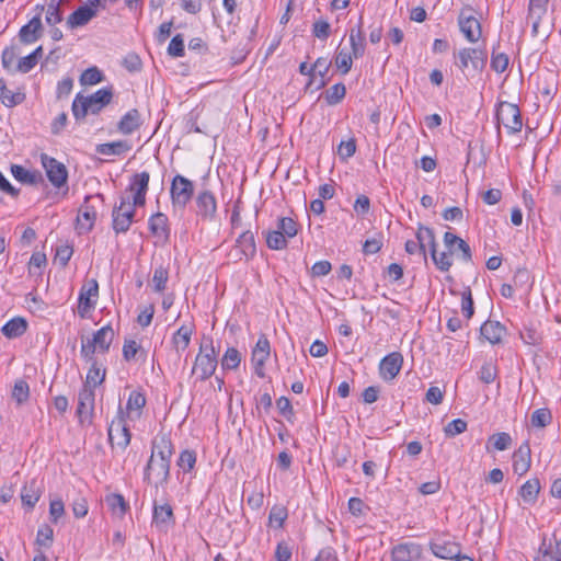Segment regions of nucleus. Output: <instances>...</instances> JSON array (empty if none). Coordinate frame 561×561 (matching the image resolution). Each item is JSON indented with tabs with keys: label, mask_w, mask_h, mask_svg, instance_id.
I'll return each mask as SVG.
<instances>
[{
	"label": "nucleus",
	"mask_w": 561,
	"mask_h": 561,
	"mask_svg": "<svg viewBox=\"0 0 561 561\" xmlns=\"http://www.w3.org/2000/svg\"><path fill=\"white\" fill-rule=\"evenodd\" d=\"M112 87H104L90 95L78 93L72 101V115L77 122L83 121L89 114L98 115L112 102Z\"/></svg>",
	"instance_id": "1"
},
{
	"label": "nucleus",
	"mask_w": 561,
	"mask_h": 561,
	"mask_svg": "<svg viewBox=\"0 0 561 561\" xmlns=\"http://www.w3.org/2000/svg\"><path fill=\"white\" fill-rule=\"evenodd\" d=\"M114 330L106 324L93 333L91 339H81L80 355L83 360H91L95 353L105 354L108 352L114 340Z\"/></svg>",
	"instance_id": "2"
},
{
	"label": "nucleus",
	"mask_w": 561,
	"mask_h": 561,
	"mask_svg": "<svg viewBox=\"0 0 561 561\" xmlns=\"http://www.w3.org/2000/svg\"><path fill=\"white\" fill-rule=\"evenodd\" d=\"M497 138L501 139V125L510 135L517 134L523 128L520 110L517 104L506 101L499 102L495 111Z\"/></svg>",
	"instance_id": "3"
},
{
	"label": "nucleus",
	"mask_w": 561,
	"mask_h": 561,
	"mask_svg": "<svg viewBox=\"0 0 561 561\" xmlns=\"http://www.w3.org/2000/svg\"><path fill=\"white\" fill-rule=\"evenodd\" d=\"M195 192L193 181L182 174L173 176L170 185V198L174 210H184L192 201Z\"/></svg>",
	"instance_id": "4"
},
{
	"label": "nucleus",
	"mask_w": 561,
	"mask_h": 561,
	"mask_svg": "<svg viewBox=\"0 0 561 561\" xmlns=\"http://www.w3.org/2000/svg\"><path fill=\"white\" fill-rule=\"evenodd\" d=\"M94 201H99L100 204H103L104 195L101 193L87 195L84 197V202L78 210L76 218V230L80 236L89 233L94 227L98 215L96 206L92 203Z\"/></svg>",
	"instance_id": "5"
},
{
	"label": "nucleus",
	"mask_w": 561,
	"mask_h": 561,
	"mask_svg": "<svg viewBox=\"0 0 561 561\" xmlns=\"http://www.w3.org/2000/svg\"><path fill=\"white\" fill-rule=\"evenodd\" d=\"M454 57L456 58L455 65L461 72H465L471 65L474 72L481 73L488 61L486 49L479 47H463Z\"/></svg>",
	"instance_id": "6"
},
{
	"label": "nucleus",
	"mask_w": 561,
	"mask_h": 561,
	"mask_svg": "<svg viewBox=\"0 0 561 561\" xmlns=\"http://www.w3.org/2000/svg\"><path fill=\"white\" fill-rule=\"evenodd\" d=\"M128 417H126L123 408L119 405L115 419L111 422L107 428L108 442L112 446L116 445L121 449L125 450L130 444L131 433L127 424Z\"/></svg>",
	"instance_id": "7"
},
{
	"label": "nucleus",
	"mask_w": 561,
	"mask_h": 561,
	"mask_svg": "<svg viewBox=\"0 0 561 561\" xmlns=\"http://www.w3.org/2000/svg\"><path fill=\"white\" fill-rule=\"evenodd\" d=\"M472 7H463L458 15V25L469 43H477L482 36V27L480 21L472 15Z\"/></svg>",
	"instance_id": "8"
},
{
	"label": "nucleus",
	"mask_w": 561,
	"mask_h": 561,
	"mask_svg": "<svg viewBox=\"0 0 561 561\" xmlns=\"http://www.w3.org/2000/svg\"><path fill=\"white\" fill-rule=\"evenodd\" d=\"M95 391L90 386H83L78 393L76 415L81 425L91 424L94 413Z\"/></svg>",
	"instance_id": "9"
},
{
	"label": "nucleus",
	"mask_w": 561,
	"mask_h": 561,
	"mask_svg": "<svg viewBox=\"0 0 561 561\" xmlns=\"http://www.w3.org/2000/svg\"><path fill=\"white\" fill-rule=\"evenodd\" d=\"M41 162L46 171L47 179L55 187L60 188L67 184L68 170L62 162L46 153L41 154Z\"/></svg>",
	"instance_id": "10"
},
{
	"label": "nucleus",
	"mask_w": 561,
	"mask_h": 561,
	"mask_svg": "<svg viewBox=\"0 0 561 561\" xmlns=\"http://www.w3.org/2000/svg\"><path fill=\"white\" fill-rule=\"evenodd\" d=\"M99 296V283L92 278L82 286L78 298V314L80 318H85L87 314L94 309L96 305V298Z\"/></svg>",
	"instance_id": "11"
},
{
	"label": "nucleus",
	"mask_w": 561,
	"mask_h": 561,
	"mask_svg": "<svg viewBox=\"0 0 561 561\" xmlns=\"http://www.w3.org/2000/svg\"><path fill=\"white\" fill-rule=\"evenodd\" d=\"M152 525L161 533H167L175 525V515L168 502L158 503L153 501Z\"/></svg>",
	"instance_id": "12"
},
{
	"label": "nucleus",
	"mask_w": 561,
	"mask_h": 561,
	"mask_svg": "<svg viewBox=\"0 0 561 561\" xmlns=\"http://www.w3.org/2000/svg\"><path fill=\"white\" fill-rule=\"evenodd\" d=\"M38 13L33 16L25 25L19 31V39L24 45H30L38 41L43 36L42 11L44 5H36Z\"/></svg>",
	"instance_id": "13"
},
{
	"label": "nucleus",
	"mask_w": 561,
	"mask_h": 561,
	"mask_svg": "<svg viewBox=\"0 0 561 561\" xmlns=\"http://www.w3.org/2000/svg\"><path fill=\"white\" fill-rule=\"evenodd\" d=\"M196 215L203 220H214L217 214V199L207 188L201 190L195 197Z\"/></svg>",
	"instance_id": "14"
},
{
	"label": "nucleus",
	"mask_w": 561,
	"mask_h": 561,
	"mask_svg": "<svg viewBox=\"0 0 561 561\" xmlns=\"http://www.w3.org/2000/svg\"><path fill=\"white\" fill-rule=\"evenodd\" d=\"M150 174L148 171L135 173L127 186V191L133 193L134 206H145L146 195L149 190Z\"/></svg>",
	"instance_id": "15"
},
{
	"label": "nucleus",
	"mask_w": 561,
	"mask_h": 561,
	"mask_svg": "<svg viewBox=\"0 0 561 561\" xmlns=\"http://www.w3.org/2000/svg\"><path fill=\"white\" fill-rule=\"evenodd\" d=\"M148 228L150 233L157 239V242L165 244L170 240L171 228L169 218L163 213H156L148 219Z\"/></svg>",
	"instance_id": "16"
},
{
	"label": "nucleus",
	"mask_w": 561,
	"mask_h": 561,
	"mask_svg": "<svg viewBox=\"0 0 561 561\" xmlns=\"http://www.w3.org/2000/svg\"><path fill=\"white\" fill-rule=\"evenodd\" d=\"M270 352H271L270 341L267 340V337L264 334H262L259 337V340L252 351V356H251V363L253 365L254 373L261 378H263L265 376L264 366H265L267 358L270 357Z\"/></svg>",
	"instance_id": "17"
},
{
	"label": "nucleus",
	"mask_w": 561,
	"mask_h": 561,
	"mask_svg": "<svg viewBox=\"0 0 561 561\" xmlns=\"http://www.w3.org/2000/svg\"><path fill=\"white\" fill-rule=\"evenodd\" d=\"M403 356L399 352L386 355L379 363V376L385 381L394 379L401 370Z\"/></svg>",
	"instance_id": "18"
},
{
	"label": "nucleus",
	"mask_w": 561,
	"mask_h": 561,
	"mask_svg": "<svg viewBox=\"0 0 561 561\" xmlns=\"http://www.w3.org/2000/svg\"><path fill=\"white\" fill-rule=\"evenodd\" d=\"M236 257L237 260L250 261L256 254L255 238L252 231L247 230L242 232L236 240Z\"/></svg>",
	"instance_id": "19"
},
{
	"label": "nucleus",
	"mask_w": 561,
	"mask_h": 561,
	"mask_svg": "<svg viewBox=\"0 0 561 561\" xmlns=\"http://www.w3.org/2000/svg\"><path fill=\"white\" fill-rule=\"evenodd\" d=\"M170 468L171 461L150 457L144 470V480L149 482L150 474L153 472L159 478L160 484H164L169 481Z\"/></svg>",
	"instance_id": "20"
},
{
	"label": "nucleus",
	"mask_w": 561,
	"mask_h": 561,
	"mask_svg": "<svg viewBox=\"0 0 561 561\" xmlns=\"http://www.w3.org/2000/svg\"><path fill=\"white\" fill-rule=\"evenodd\" d=\"M531 466V450L528 442H524L513 454V471L518 476L528 472Z\"/></svg>",
	"instance_id": "21"
},
{
	"label": "nucleus",
	"mask_w": 561,
	"mask_h": 561,
	"mask_svg": "<svg viewBox=\"0 0 561 561\" xmlns=\"http://www.w3.org/2000/svg\"><path fill=\"white\" fill-rule=\"evenodd\" d=\"M218 362L208 358V355L197 354L192 368V375H196L198 381H206L217 369Z\"/></svg>",
	"instance_id": "22"
},
{
	"label": "nucleus",
	"mask_w": 561,
	"mask_h": 561,
	"mask_svg": "<svg viewBox=\"0 0 561 561\" xmlns=\"http://www.w3.org/2000/svg\"><path fill=\"white\" fill-rule=\"evenodd\" d=\"M126 205H129V197L121 196L119 204L114 205L112 209V228L116 234L126 233L130 228L127 216L123 214Z\"/></svg>",
	"instance_id": "23"
},
{
	"label": "nucleus",
	"mask_w": 561,
	"mask_h": 561,
	"mask_svg": "<svg viewBox=\"0 0 561 561\" xmlns=\"http://www.w3.org/2000/svg\"><path fill=\"white\" fill-rule=\"evenodd\" d=\"M146 396L141 390H133L127 399L125 415L130 421L140 419L146 405Z\"/></svg>",
	"instance_id": "24"
},
{
	"label": "nucleus",
	"mask_w": 561,
	"mask_h": 561,
	"mask_svg": "<svg viewBox=\"0 0 561 561\" xmlns=\"http://www.w3.org/2000/svg\"><path fill=\"white\" fill-rule=\"evenodd\" d=\"M173 453L174 446L172 444L171 437L168 434H162L152 440L150 457L171 461Z\"/></svg>",
	"instance_id": "25"
},
{
	"label": "nucleus",
	"mask_w": 561,
	"mask_h": 561,
	"mask_svg": "<svg viewBox=\"0 0 561 561\" xmlns=\"http://www.w3.org/2000/svg\"><path fill=\"white\" fill-rule=\"evenodd\" d=\"M194 333V324H182L171 337V345L175 353L180 356L181 352H184L191 343L192 335Z\"/></svg>",
	"instance_id": "26"
},
{
	"label": "nucleus",
	"mask_w": 561,
	"mask_h": 561,
	"mask_svg": "<svg viewBox=\"0 0 561 561\" xmlns=\"http://www.w3.org/2000/svg\"><path fill=\"white\" fill-rule=\"evenodd\" d=\"M94 16H96L95 9L81 5L68 16L66 25L70 30L82 27L87 25Z\"/></svg>",
	"instance_id": "27"
},
{
	"label": "nucleus",
	"mask_w": 561,
	"mask_h": 561,
	"mask_svg": "<svg viewBox=\"0 0 561 561\" xmlns=\"http://www.w3.org/2000/svg\"><path fill=\"white\" fill-rule=\"evenodd\" d=\"M351 53L355 59L362 58L365 55L366 38L363 31V18H359L358 25L350 32Z\"/></svg>",
	"instance_id": "28"
},
{
	"label": "nucleus",
	"mask_w": 561,
	"mask_h": 561,
	"mask_svg": "<svg viewBox=\"0 0 561 561\" xmlns=\"http://www.w3.org/2000/svg\"><path fill=\"white\" fill-rule=\"evenodd\" d=\"M480 334L491 344H499L506 334V328L499 321L486 320L480 327Z\"/></svg>",
	"instance_id": "29"
},
{
	"label": "nucleus",
	"mask_w": 561,
	"mask_h": 561,
	"mask_svg": "<svg viewBox=\"0 0 561 561\" xmlns=\"http://www.w3.org/2000/svg\"><path fill=\"white\" fill-rule=\"evenodd\" d=\"M141 126L140 113L131 108L125 113L117 123V130L123 135H130Z\"/></svg>",
	"instance_id": "30"
},
{
	"label": "nucleus",
	"mask_w": 561,
	"mask_h": 561,
	"mask_svg": "<svg viewBox=\"0 0 561 561\" xmlns=\"http://www.w3.org/2000/svg\"><path fill=\"white\" fill-rule=\"evenodd\" d=\"M421 556V547L413 542H405L392 549V561H413Z\"/></svg>",
	"instance_id": "31"
},
{
	"label": "nucleus",
	"mask_w": 561,
	"mask_h": 561,
	"mask_svg": "<svg viewBox=\"0 0 561 561\" xmlns=\"http://www.w3.org/2000/svg\"><path fill=\"white\" fill-rule=\"evenodd\" d=\"M84 362L90 364V368L88 370L83 386H90L94 390L96 386H100L104 382L106 377V368L100 364L95 357H93L91 360Z\"/></svg>",
	"instance_id": "32"
},
{
	"label": "nucleus",
	"mask_w": 561,
	"mask_h": 561,
	"mask_svg": "<svg viewBox=\"0 0 561 561\" xmlns=\"http://www.w3.org/2000/svg\"><path fill=\"white\" fill-rule=\"evenodd\" d=\"M11 174L22 184L37 185L44 182L39 171H30L20 164L11 165Z\"/></svg>",
	"instance_id": "33"
},
{
	"label": "nucleus",
	"mask_w": 561,
	"mask_h": 561,
	"mask_svg": "<svg viewBox=\"0 0 561 561\" xmlns=\"http://www.w3.org/2000/svg\"><path fill=\"white\" fill-rule=\"evenodd\" d=\"M131 150V145L127 140H116L96 145L95 151L102 156H122Z\"/></svg>",
	"instance_id": "34"
},
{
	"label": "nucleus",
	"mask_w": 561,
	"mask_h": 561,
	"mask_svg": "<svg viewBox=\"0 0 561 561\" xmlns=\"http://www.w3.org/2000/svg\"><path fill=\"white\" fill-rule=\"evenodd\" d=\"M0 101L7 107H14L25 101V93L11 91L3 78H0Z\"/></svg>",
	"instance_id": "35"
},
{
	"label": "nucleus",
	"mask_w": 561,
	"mask_h": 561,
	"mask_svg": "<svg viewBox=\"0 0 561 561\" xmlns=\"http://www.w3.org/2000/svg\"><path fill=\"white\" fill-rule=\"evenodd\" d=\"M105 503L114 516L122 518L129 510V503L121 493H110L105 496Z\"/></svg>",
	"instance_id": "36"
},
{
	"label": "nucleus",
	"mask_w": 561,
	"mask_h": 561,
	"mask_svg": "<svg viewBox=\"0 0 561 561\" xmlns=\"http://www.w3.org/2000/svg\"><path fill=\"white\" fill-rule=\"evenodd\" d=\"M27 330V322L24 318L16 317L9 320L1 328L2 334L8 339H16L22 336Z\"/></svg>",
	"instance_id": "37"
},
{
	"label": "nucleus",
	"mask_w": 561,
	"mask_h": 561,
	"mask_svg": "<svg viewBox=\"0 0 561 561\" xmlns=\"http://www.w3.org/2000/svg\"><path fill=\"white\" fill-rule=\"evenodd\" d=\"M432 552L440 559H456L460 553V547L456 542H437L432 545Z\"/></svg>",
	"instance_id": "38"
},
{
	"label": "nucleus",
	"mask_w": 561,
	"mask_h": 561,
	"mask_svg": "<svg viewBox=\"0 0 561 561\" xmlns=\"http://www.w3.org/2000/svg\"><path fill=\"white\" fill-rule=\"evenodd\" d=\"M415 238L419 244H422L425 249L428 245V250L437 248V241L435 231L433 228L427 227L423 224H417V229L415 231Z\"/></svg>",
	"instance_id": "39"
},
{
	"label": "nucleus",
	"mask_w": 561,
	"mask_h": 561,
	"mask_svg": "<svg viewBox=\"0 0 561 561\" xmlns=\"http://www.w3.org/2000/svg\"><path fill=\"white\" fill-rule=\"evenodd\" d=\"M540 491V482L537 478L527 480L519 489V495L525 503L534 504Z\"/></svg>",
	"instance_id": "40"
},
{
	"label": "nucleus",
	"mask_w": 561,
	"mask_h": 561,
	"mask_svg": "<svg viewBox=\"0 0 561 561\" xmlns=\"http://www.w3.org/2000/svg\"><path fill=\"white\" fill-rule=\"evenodd\" d=\"M346 95V87L343 82H339L327 89L324 92V101L328 105L334 106L343 101Z\"/></svg>",
	"instance_id": "41"
},
{
	"label": "nucleus",
	"mask_w": 561,
	"mask_h": 561,
	"mask_svg": "<svg viewBox=\"0 0 561 561\" xmlns=\"http://www.w3.org/2000/svg\"><path fill=\"white\" fill-rule=\"evenodd\" d=\"M288 517V510L282 504L272 506L268 514V526L273 528H283Z\"/></svg>",
	"instance_id": "42"
},
{
	"label": "nucleus",
	"mask_w": 561,
	"mask_h": 561,
	"mask_svg": "<svg viewBox=\"0 0 561 561\" xmlns=\"http://www.w3.org/2000/svg\"><path fill=\"white\" fill-rule=\"evenodd\" d=\"M66 0H50L47 4L46 9V23L48 25H56L60 23L64 19V13L61 11V4L65 3Z\"/></svg>",
	"instance_id": "43"
},
{
	"label": "nucleus",
	"mask_w": 561,
	"mask_h": 561,
	"mask_svg": "<svg viewBox=\"0 0 561 561\" xmlns=\"http://www.w3.org/2000/svg\"><path fill=\"white\" fill-rule=\"evenodd\" d=\"M241 363V354L236 347H228L221 358L222 370H236Z\"/></svg>",
	"instance_id": "44"
},
{
	"label": "nucleus",
	"mask_w": 561,
	"mask_h": 561,
	"mask_svg": "<svg viewBox=\"0 0 561 561\" xmlns=\"http://www.w3.org/2000/svg\"><path fill=\"white\" fill-rule=\"evenodd\" d=\"M197 460V455L192 449H184L180 453V456L176 460V466L184 472H191Z\"/></svg>",
	"instance_id": "45"
},
{
	"label": "nucleus",
	"mask_w": 561,
	"mask_h": 561,
	"mask_svg": "<svg viewBox=\"0 0 561 561\" xmlns=\"http://www.w3.org/2000/svg\"><path fill=\"white\" fill-rule=\"evenodd\" d=\"M430 254L434 265L440 272H448L453 266V260L450 257L453 254L449 252L438 253L437 248H434L430 251Z\"/></svg>",
	"instance_id": "46"
},
{
	"label": "nucleus",
	"mask_w": 561,
	"mask_h": 561,
	"mask_svg": "<svg viewBox=\"0 0 561 561\" xmlns=\"http://www.w3.org/2000/svg\"><path fill=\"white\" fill-rule=\"evenodd\" d=\"M276 230L280 231L285 238L291 239L298 233V224L291 217H279Z\"/></svg>",
	"instance_id": "47"
},
{
	"label": "nucleus",
	"mask_w": 561,
	"mask_h": 561,
	"mask_svg": "<svg viewBox=\"0 0 561 561\" xmlns=\"http://www.w3.org/2000/svg\"><path fill=\"white\" fill-rule=\"evenodd\" d=\"M265 239L266 245L271 250L279 251L286 249L288 245L287 238H285L284 234H282V232L277 231L276 229L267 231L265 233Z\"/></svg>",
	"instance_id": "48"
},
{
	"label": "nucleus",
	"mask_w": 561,
	"mask_h": 561,
	"mask_svg": "<svg viewBox=\"0 0 561 561\" xmlns=\"http://www.w3.org/2000/svg\"><path fill=\"white\" fill-rule=\"evenodd\" d=\"M353 59L355 58L352 53H348L345 49H337L334 62L342 75H347L352 69Z\"/></svg>",
	"instance_id": "49"
},
{
	"label": "nucleus",
	"mask_w": 561,
	"mask_h": 561,
	"mask_svg": "<svg viewBox=\"0 0 561 561\" xmlns=\"http://www.w3.org/2000/svg\"><path fill=\"white\" fill-rule=\"evenodd\" d=\"M104 80L103 72L95 66L85 69L80 76L81 85H94Z\"/></svg>",
	"instance_id": "50"
},
{
	"label": "nucleus",
	"mask_w": 561,
	"mask_h": 561,
	"mask_svg": "<svg viewBox=\"0 0 561 561\" xmlns=\"http://www.w3.org/2000/svg\"><path fill=\"white\" fill-rule=\"evenodd\" d=\"M552 422V414L548 408L537 409L533 412L530 423L533 427H546Z\"/></svg>",
	"instance_id": "51"
},
{
	"label": "nucleus",
	"mask_w": 561,
	"mask_h": 561,
	"mask_svg": "<svg viewBox=\"0 0 561 561\" xmlns=\"http://www.w3.org/2000/svg\"><path fill=\"white\" fill-rule=\"evenodd\" d=\"M497 367L491 360L484 362L478 371V378L485 385L492 383L497 377Z\"/></svg>",
	"instance_id": "52"
},
{
	"label": "nucleus",
	"mask_w": 561,
	"mask_h": 561,
	"mask_svg": "<svg viewBox=\"0 0 561 561\" xmlns=\"http://www.w3.org/2000/svg\"><path fill=\"white\" fill-rule=\"evenodd\" d=\"M311 33L316 38L325 42L332 33L331 24L324 19H319L313 22Z\"/></svg>",
	"instance_id": "53"
},
{
	"label": "nucleus",
	"mask_w": 561,
	"mask_h": 561,
	"mask_svg": "<svg viewBox=\"0 0 561 561\" xmlns=\"http://www.w3.org/2000/svg\"><path fill=\"white\" fill-rule=\"evenodd\" d=\"M520 339L528 345H539L542 342V334L534 325H524L520 331Z\"/></svg>",
	"instance_id": "54"
},
{
	"label": "nucleus",
	"mask_w": 561,
	"mask_h": 561,
	"mask_svg": "<svg viewBox=\"0 0 561 561\" xmlns=\"http://www.w3.org/2000/svg\"><path fill=\"white\" fill-rule=\"evenodd\" d=\"M54 540V530L48 524L39 526L35 543L39 547L50 548Z\"/></svg>",
	"instance_id": "55"
},
{
	"label": "nucleus",
	"mask_w": 561,
	"mask_h": 561,
	"mask_svg": "<svg viewBox=\"0 0 561 561\" xmlns=\"http://www.w3.org/2000/svg\"><path fill=\"white\" fill-rule=\"evenodd\" d=\"M461 312L467 320L474 314V302L470 287H466L461 293Z\"/></svg>",
	"instance_id": "56"
},
{
	"label": "nucleus",
	"mask_w": 561,
	"mask_h": 561,
	"mask_svg": "<svg viewBox=\"0 0 561 561\" xmlns=\"http://www.w3.org/2000/svg\"><path fill=\"white\" fill-rule=\"evenodd\" d=\"M168 279H169L168 270L165 267H163L162 265L156 267L154 272H153L152 279H151V282L153 284V289L157 293H162L165 289Z\"/></svg>",
	"instance_id": "57"
},
{
	"label": "nucleus",
	"mask_w": 561,
	"mask_h": 561,
	"mask_svg": "<svg viewBox=\"0 0 561 561\" xmlns=\"http://www.w3.org/2000/svg\"><path fill=\"white\" fill-rule=\"evenodd\" d=\"M539 551L542 554L543 561H561V540L556 542V547L547 546L546 541L541 543Z\"/></svg>",
	"instance_id": "58"
},
{
	"label": "nucleus",
	"mask_w": 561,
	"mask_h": 561,
	"mask_svg": "<svg viewBox=\"0 0 561 561\" xmlns=\"http://www.w3.org/2000/svg\"><path fill=\"white\" fill-rule=\"evenodd\" d=\"M488 442L492 443L493 448L495 450L503 451L511 447L512 437L508 433L501 432V433H495V434L491 435L489 437Z\"/></svg>",
	"instance_id": "59"
},
{
	"label": "nucleus",
	"mask_w": 561,
	"mask_h": 561,
	"mask_svg": "<svg viewBox=\"0 0 561 561\" xmlns=\"http://www.w3.org/2000/svg\"><path fill=\"white\" fill-rule=\"evenodd\" d=\"M12 397L16 400L19 404H22L28 400L30 397V387L28 383L23 380L19 379L14 382V387L12 390Z\"/></svg>",
	"instance_id": "60"
},
{
	"label": "nucleus",
	"mask_w": 561,
	"mask_h": 561,
	"mask_svg": "<svg viewBox=\"0 0 561 561\" xmlns=\"http://www.w3.org/2000/svg\"><path fill=\"white\" fill-rule=\"evenodd\" d=\"M510 64L508 56L505 53H495L493 49L492 56H491V69L494 70L497 73L504 72Z\"/></svg>",
	"instance_id": "61"
},
{
	"label": "nucleus",
	"mask_w": 561,
	"mask_h": 561,
	"mask_svg": "<svg viewBox=\"0 0 561 561\" xmlns=\"http://www.w3.org/2000/svg\"><path fill=\"white\" fill-rule=\"evenodd\" d=\"M468 424L462 419H455L444 427V433L447 437H455L467 431Z\"/></svg>",
	"instance_id": "62"
},
{
	"label": "nucleus",
	"mask_w": 561,
	"mask_h": 561,
	"mask_svg": "<svg viewBox=\"0 0 561 561\" xmlns=\"http://www.w3.org/2000/svg\"><path fill=\"white\" fill-rule=\"evenodd\" d=\"M356 152V140L355 138H350L348 140H342L337 147V154L341 160L346 161L351 157H353Z\"/></svg>",
	"instance_id": "63"
},
{
	"label": "nucleus",
	"mask_w": 561,
	"mask_h": 561,
	"mask_svg": "<svg viewBox=\"0 0 561 561\" xmlns=\"http://www.w3.org/2000/svg\"><path fill=\"white\" fill-rule=\"evenodd\" d=\"M168 54L172 57H183L185 54L184 39L181 34L172 37L168 46Z\"/></svg>",
	"instance_id": "64"
}]
</instances>
